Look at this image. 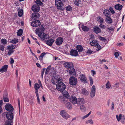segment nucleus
<instances>
[{"label": "nucleus", "mask_w": 125, "mask_h": 125, "mask_svg": "<svg viewBox=\"0 0 125 125\" xmlns=\"http://www.w3.org/2000/svg\"><path fill=\"white\" fill-rule=\"evenodd\" d=\"M62 81V80L61 77L54 78L52 80V83L56 85L57 89L61 92H63L66 88V86Z\"/></svg>", "instance_id": "f257e3e1"}, {"label": "nucleus", "mask_w": 125, "mask_h": 125, "mask_svg": "<svg viewBox=\"0 0 125 125\" xmlns=\"http://www.w3.org/2000/svg\"><path fill=\"white\" fill-rule=\"evenodd\" d=\"M77 83V78L73 76H71L69 79V83L73 86L76 85Z\"/></svg>", "instance_id": "f03ea898"}, {"label": "nucleus", "mask_w": 125, "mask_h": 125, "mask_svg": "<svg viewBox=\"0 0 125 125\" xmlns=\"http://www.w3.org/2000/svg\"><path fill=\"white\" fill-rule=\"evenodd\" d=\"M55 5L57 7V9H62L63 4L60 0H55Z\"/></svg>", "instance_id": "7ed1b4c3"}, {"label": "nucleus", "mask_w": 125, "mask_h": 125, "mask_svg": "<svg viewBox=\"0 0 125 125\" xmlns=\"http://www.w3.org/2000/svg\"><path fill=\"white\" fill-rule=\"evenodd\" d=\"M60 114L62 117L66 119H67L70 117V116L67 114L66 111L65 110L61 111Z\"/></svg>", "instance_id": "20e7f679"}, {"label": "nucleus", "mask_w": 125, "mask_h": 125, "mask_svg": "<svg viewBox=\"0 0 125 125\" xmlns=\"http://www.w3.org/2000/svg\"><path fill=\"white\" fill-rule=\"evenodd\" d=\"M116 117L118 121H120L123 123H125V116L121 114H120L119 116L117 115Z\"/></svg>", "instance_id": "39448f33"}, {"label": "nucleus", "mask_w": 125, "mask_h": 125, "mask_svg": "<svg viewBox=\"0 0 125 125\" xmlns=\"http://www.w3.org/2000/svg\"><path fill=\"white\" fill-rule=\"evenodd\" d=\"M63 65L64 66L68 69L73 67V65L72 62H64Z\"/></svg>", "instance_id": "423d86ee"}, {"label": "nucleus", "mask_w": 125, "mask_h": 125, "mask_svg": "<svg viewBox=\"0 0 125 125\" xmlns=\"http://www.w3.org/2000/svg\"><path fill=\"white\" fill-rule=\"evenodd\" d=\"M77 100L76 97L74 96L71 97L69 99L70 102L76 106L77 104Z\"/></svg>", "instance_id": "0eeeda50"}, {"label": "nucleus", "mask_w": 125, "mask_h": 125, "mask_svg": "<svg viewBox=\"0 0 125 125\" xmlns=\"http://www.w3.org/2000/svg\"><path fill=\"white\" fill-rule=\"evenodd\" d=\"M45 30V28L42 25L40 26L37 28L35 30L36 33L37 34L42 33Z\"/></svg>", "instance_id": "6e6552de"}, {"label": "nucleus", "mask_w": 125, "mask_h": 125, "mask_svg": "<svg viewBox=\"0 0 125 125\" xmlns=\"http://www.w3.org/2000/svg\"><path fill=\"white\" fill-rule=\"evenodd\" d=\"M6 117L10 121H12V119L13 117V115L12 112L11 111H9L7 112L6 114Z\"/></svg>", "instance_id": "1a4fd4ad"}, {"label": "nucleus", "mask_w": 125, "mask_h": 125, "mask_svg": "<svg viewBox=\"0 0 125 125\" xmlns=\"http://www.w3.org/2000/svg\"><path fill=\"white\" fill-rule=\"evenodd\" d=\"M41 24V22L39 20L32 21L31 23V26L33 27H36L39 26Z\"/></svg>", "instance_id": "9d476101"}, {"label": "nucleus", "mask_w": 125, "mask_h": 125, "mask_svg": "<svg viewBox=\"0 0 125 125\" xmlns=\"http://www.w3.org/2000/svg\"><path fill=\"white\" fill-rule=\"evenodd\" d=\"M96 89L95 86L93 85L91 88L90 92V96L93 98L94 97L95 94Z\"/></svg>", "instance_id": "9b49d317"}, {"label": "nucleus", "mask_w": 125, "mask_h": 125, "mask_svg": "<svg viewBox=\"0 0 125 125\" xmlns=\"http://www.w3.org/2000/svg\"><path fill=\"white\" fill-rule=\"evenodd\" d=\"M63 41V40L62 38L58 37L55 41V43L57 45L59 46L62 44Z\"/></svg>", "instance_id": "f8f14e48"}, {"label": "nucleus", "mask_w": 125, "mask_h": 125, "mask_svg": "<svg viewBox=\"0 0 125 125\" xmlns=\"http://www.w3.org/2000/svg\"><path fill=\"white\" fill-rule=\"evenodd\" d=\"M5 109L7 111H10L11 112L13 110V106L10 104H7L5 106Z\"/></svg>", "instance_id": "ddd939ff"}, {"label": "nucleus", "mask_w": 125, "mask_h": 125, "mask_svg": "<svg viewBox=\"0 0 125 125\" xmlns=\"http://www.w3.org/2000/svg\"><path fill=\"white\" fill-rule=\"evenodd\" d=\"M79 78L80 81L84 83H87V80L85 75L83 74L80 75Z\"/></svg>", "instance_id": "4468645a"}, {"label": "nucleus", "mask_w": 125, "mask_h": 125, "mask_svg": "<svg viewBox=\"0 0 125 125\" xmlns=\"http://www.w3.org/2000/svg\"><path fill=\"white\" fill-rule=\"evenodd\" d=\"M84 103L85 101L83 98H79L77 100V104L76 107L79 106L81 104H84Z\"/></svg>", "instance_id": "2eb2a0df"}, {"label": "nucleus", "mask_w": 125, "mask_h": 125, "mask_svg": "<svg viewBox=\"0 0 125 125\" xmlns=\"http://www.w3.org/2000/svg\"><path fill=\"white\" fill-rule=\"evenodd\" d=\"M65 97L63 96H60L58 97V99L61 102L65 104L68 100L67 98H65Z\"/></svg>", "instance_id": "dca6fc26"}, {"label": "nucleus", "mask_w": 125, "mask_h": 125, "mask_svg": "<svg viewBox=\"0 0 125 125\" xmlns=\"http://www.w3.org/2000/svg\"><path fill=\"white\" fill-rule=\"evenodd\" d=\"M70 75H74L76 74L75 70L73 67L70 68L68 69Z\"/></svg>", "instance_id": "f3484780"}, {"label": "nucleus", "mask_w": 125, "mask_h": 125, "mask_svg": "<svg viewBox=\"0 0 125 125\" xmlns=\"http://www.w3.org/2000/svg\"><path fill=\"white\" fill-rule=\"evenodd\" d=\"M40 9V7L38 5H34L32 7V9L33 11L38 12Z\"/></svg>", "instance_id": "a211bd4d"}, {"label": "nucleus", "mask_w": 125, "mask_h": 125, "mask_svg": "<svg viewBox=\"0 0 125 125\" xmlns=\"http://www.w3.org/2000/svg\"><path fill=\"white\" fill-rule=\"evenodd\" d=\"M79 28H81L84 31H87L89 29V28L88 27L84 26L82 24H80L79 25Z\"/></svg>", "instance_id": "6ab92c4d"}, {"label": "nucleus", "mask_w": 125, "mask_h": 125, "mask_svg": "<svg viewBox=\"0 0 125 125\" xmlns=\"http://www.w3.org/2000/svg\"><path fill=\"white\" fill-rule=\"evenodd\" d=\"M70 55L72 56H76L78 55V52L77 50L72 49L70 52Z\"/></svg>", "instance_id": "aec40b11"}, {"label": "nucleus", "mask_w": 125, "mask_h": 125, "mask_svg": "<svg viewBox=\"0 0 125 125\" xmlns=\"http://www.w3.org/2000/svg\"><path fill=\"white\" fill-rule=\"evenodd\" d=\"M8 68V65H5L0 69V72L1 73L6 72Z\"/></svg>", "instance_id": "412c9836"}, {"label": "nucleus", "mask_w": 125, "mask_h": 125, "mask_svg": "<svg viewBox=\"0 0 125 125\" xmlns=\"http://www.w3.org/2000/svg\"><path fill=\"white\" fill-rule=\"evenodd\" d=\"M103 14L106 17L109 16L110 14V12L108 9L104 10L103 12Z\"/></svg>", "instance_id": "4be33fe9"}, {"label": "nucleus", "mask_w": 125, "mask_h": 125, "mask_svg": "<svg viewBox=\"0 0 125 125\" xmlns=\"http://www.w3.org/2000/svg\"><path fill=\"white\" fill-rule=\"evenodd\" d=\"M94 32L96 33H100L101 32L100 28L98 27L95 26L93 28Z\"/></svg>", "instance_id": "5701e85b"}, {"label": "nucleus", "mask_w": 125, "mask_h": 125, "mask_svg": "<svg viewBox=\"0 0 125 125\" xmlns=\"http://www.w3.org/2000/svg\"><path fill=\"white\" fill-rule=\"evenodd\" d=\"M38 36L40 37L42 40H44L46 37V34L43 33H41L38 34Z\"/></svg>", "instance_id": "b1692460"}, {"label": "nucleus", "mask_w": 125, "mask_h": 125, "mask_svg": "<svg viewBox=\"0 0 125 125\" xmlns=\"http://www.w3.org/2000/svg\"><path fill=\"white\" fill-rule=\"evenodd\" d=\"M54 40L53 39H51L48 40H47L46 42L47 44L49 46H51L54 41Z\"/></svg>", "instance_id": "393cba45"}, {"label": "nucleus", "mask_w": 125, "mask_h": 125, "mask_svg": "<svg viewBox=\"0 0 125 125\" xmlns=\"http://www.w3.org/2000/svg\"><path fill=\"white\" fill-rule=\"evenodd\" d=\"M81 93L85 95H87L89 94V92L85 89L83 88L82 89Z\"/></svg>", "instance_id": "a878e982"}, {"label": "nucleus", "mask_w": 125, "mask_h": 125, "mask_svg": "<svg viewBox=\"0 0 125 125\" xmlns=\"http://www.w3.org/2000/svg\"><path fill=\"white\" fill-rule=\"evenodd\" d=\"M65 105L66 107L68 109H71L72 108V105L71 104L68 102V101L65 103Z\"/></svg>", "instance_id": "bb28decb"}, {"label": "nucleus", "mask_w": 125, "mask_h": 125, "mask_svg": "<svg viewBox=\"0 0 125 125\" xmlns=\"http://www.w3.org/2000/svg\"><path fill=\"white\" fill-rule=\"evenodd\" d=\"M90 43L91 46H96V45L98 44L97 41L96 40H94L90 42Z\"/></svg>", "instance_id": "cd10ccee"}, {"label": "nucleus", "mask_w": 125, "mask_h": 125, "mask_svg": "<svg viewBox=\"0 0 125 125\" xmlns=\"http://www.w3.org/2000/svg\"><path fill=\"white\" fill-rule=\"evenodd\" d=\"M105 21L106 22L109 24L112 23L113 22L112 19L109 16L107 17V18H106Z\"/></svg>", "instance_id": "c85d7f7f"}, {"label": "nucleus", "mask_w": 125, "mask_h": 125, "mask_svg": "<svg viewBox=\"0 0 125 125\" xmlns=\"http://www.w3.org/2000/svg\"><path fill=\"white\" fill-rule=\"evenodd\" d=\"M115 7L116 10H120L122 8V6L121 5L118 4L115 5Z\"/></svg>", "instance_id": "c756f323"}, {"label": "nucleus", "mask_w": 125, "mask_h": 125, "mask_svg": "<svg viewBox=\"0 0 125 125\" xmlns=\"http://www.w3.org/2000/svg\"><path fill=\"white\" fill-rule=\"evenodd\" d=\"M62 92V94L64 97H66L67 98H69V94L67 92L64 91H63Z\"/></svg>", "instance_id": "7c9ffc66"}, {"label": "nucleus", "mask_w": 125, "mask_h": 125, "mask_svg": "<svg viewBox=\"0 0 125 125\" xmlns=\"http://www.w3.org/2000/svg\"><path fill=\"white\" fill-rule=\"evenodd\" d=\"M32 19L34 20H36L38 18V15L37 13H33L32 14Z\"/></svg>", "instance_id": "2f4dec72"}, {"label": "nucleus", "mask_w": 125, "mask_h": 125, "mask_svg": "<svg viewBox=\"0 0 125 125\" xmlns=\"http://www.w3.org/2000/svg\"><path fill=\"white\" fill-rule=\"evenodd\" d=\"M76 48L79 52H82L83 51V48L81 45H77L76 46Z\"/></svg>", "instance_id": "473e14b6"}, {"label": "nucleus", "mask_w": 125, "mask_h": 125, "mask_svg": "<svg viewBox=\"0 0 125 125\" xmlns=\"http://www.w3.org/2000/svg\"><path fill=\"white\" fill-rule=\"evenodd\" d=\"M16 46L13 45H10L7 47L8 49L9 50H13L15 49Z\"/></svg>", "instance_id": "72a5a7b5"}, {"label": "nucleus", "mask_w": 125, "mask_h": 125, "mask_svg": "<svg viewBox=\"0 0 125 125\" xmlns=\"http://www.w3.org/2000/svg\"><path fill=\"white\" fill-rule=\"evenodd\" d=\"M34 88L35 90H38L40 88V86L37 83H35L34 84Z\"/></svg>", "instance_id": "f704fd0d"}, {"label": "nucleus", "mask_w": 125, "mask_h": 125, "mask_svg": "<svg viewBox=\"0 0 125 125\" xmlns=\"http://www.w3.org/2000/svg\"><path fill=\"white\" fill-rule=\"evenodd\" d=\"M46 54V53L44 52H43L40 55L39 57V58L41 61H42L43 57Z\"/></svg>", "instance_id": "c9c22d12"}, {"label": "nucleus", "mask_w": 125, "mask_h": 125, "mask_svg": "<svg viewBox=\"0 0 125 125\" xmlns=\"http://www.w3.org/2000/svg\"><path fill=\"white\" fill-rule=\"evenodd\" d=\"M80 109L83 112L86 111V109L85 107L83 105H81L80 106Z\"/></svg>", "instance_id": "e433bc0d"}, {"label": "nucleus", "mask_w": 125, "mask_h": 125, "mask_svg": "<svg viewBox=\"0 0 125 125\" xmlns=\"http://www.w3.org/2000/svg\"><path fill=\"white\" fill-rule=\"evenodd\" d=\"M23 33V30L21 29H20L17 32L18 36H20L22 35Z\"/></svg>", "instance_id": "4c0bfd02"}, {"label": "nucleus", "mask_w": 125, "mask_h": 125, "mask_svg": "<svg viewBox=\"0 0 125 125\" xmlns=\"http://www.w3.org/2000/svg\"><path fill=\"white\" fill-rule=\"evenodd\" d=\"M23 13V11L22 9H21L20 10L18 11V15L20 17L21 16Z\"/></svg>", "instance_id": "58836bf2"}, {"label": "nucleus", "mask_w": 125, "mask_h": 125, "mask_svg": "<svg viewBox=\"0 0 125 125\" xmlns=\"http://www.w3.org/2000/svg\"><path fill=\"white\" fill-rule=\"evenodd\" d=\"M97 19L99 21V22L100 23H102L104 21V20L103 18L101 17H97Z\"/></svg>", "instance_id": "ea45409f"}, {"label": "nucleus", "mask_w": 125, "mask_h": 125, "mask_svg": "<svg viewBox=\"0 0 125 125\" xmlns=\"http://www.w3.org/2000/svg\"><path fill=\"white\" fill-rule=\"evenodd\" d=\"M66 10H67L71 11L72 10V8L70 5L66 7Z\"/></svg>", "instance_id": "a19ab883"}, {"label": "nucleus", "mask_w": 125, "mask_h": 125, "mask_svg": "<svg viewBox=\"0 0 125 125\" xmlns=\"http://www.w3.org/2000/svg\"><path fill=\"white\" fill-rule=\"evenodd\" d=\"M18 42V40L14 38L12 40L11 42L14 44H16V43H17Z\"/></svg>", "instance_id": "79ce46f5"}, {"label": "nucleus", "mask_w": 125, "mask_h": 125, "mask_svg": "<svg viewBox=\"0 0 125 125\" xmlns=\"http://www.w3.org/2000/svg\"><path fill=\"white\" fill-rule=\"evenodd\" d=\"M1 41V42L3 44L5 45L6 44L7 41L6 39H2Z\"/></svg>", "instance_id": "37998d69"}, {"label": "nucleus", "mask_w": 125, "mask_h": 125, "mask_svg": "<svg viewBox=\"0 0 125 125\" xmlns=\"http://www.w3.org/2000/svg\"><path fill=\"white\" fill-rule=\"evenodd\" d=\"M81 1L80 0H75L74 1V4L77 6L79 5V4L80 3Z\"/></svg>", "instance_id": "c03bdc74"}, {"label": "nucleus", "mask_w": 125, "mask_h": 125, "mask_svg": "<svg viewBox=\"0 0 125 125\" xmlns=\"http://www.w3.org/2000/svg\"><path fill=\"white\" fill-rule=\"evenodd\" d=\"M35 2L36 4L40 5H43V3L40 0H37Z\"/></svg>", "instance_id": "a18cd8bd"}, {"label": "nucleus", "mask_w": 125, "mask_h": 125, "mask_svg": "<svg viewBox=\"0 0 125 125\" xmlns=\"http://www.w3.org/2000/svg\"><path fill=\"white\" fill-rule=\"evenodd\" d=\"M51 66L50 65L47 67L45 72V74H46L48 73L49 72V71L51 69Z\"/></svg>", "instance_id": "49530a36"}, {"label": "nucleus", "mask_w": 125, "mask_h": 125, "mask_svg": "<svg viewBox=\"0 0 125 125\" xmlns=\"http://www.w3.org/2000/svg\"><path fill=\"white\" fill-rule=\"evenodd\" d=\"M96 50L97 51H98L102 48L98 44L96 45Z\"/></svg>", "instance_id": "de8ad7c7"}, {"label": "nucleus", "mask_w": 125, "mask_h": 125, "mask_svg": "<svg viewBox=\"0 0 125 125\" xmlns=\"http://www.w3.org/2000/svg\"><path fill=\"white\" fill-rule=\"evenodd\" d=\"M111 87V85L109 82H108L106 83V88H109Z\"/></svg>", "instance_id": "09e8293b"}, {"label": "nucleus", "mask_w": 125, "mask_h": 125, "mask_svg": "<svg viewBox=\"0 0 125 125\" xmlns=\"http://www.w3.org/2000/svg\"><path fill=\"white\" fill-rule=\"evenodd\" d=\"M86 123L87 124L90 123L91 124H93V122L92 120L91 119L87 121Z\"/></svg>", "instance_id": "8fccbe9b"}, {"label": "nucleus", "mask_w": 125, "mask_h": 125, "mask_svg": "<svg viewBox=\"0 0 125 125\" xmlns=\"http://www.w3.org/2000/svg\"><path fill=\"white\" fill-rule=\"evenodd\" d=\"M4 101L5 102H8L9 101V99L6 96H4L3 97Z\"/></svg>", "instance_id": "3c124183"}, {"label": "nucleus", "mask_w": 125, "mask_h": 125, "mask_svg": "<svg viewBox=\"0 0 125 125\" xmlns=\"http://www.w3.org/2000/svg\"><path fill=\"white\" fill-rule=\"evenodd\" d=\"M18 106H19V113H20V110H21V107H20V102L19 99L18 98Z\"/></svg>", "instance_id": "603ef678"}, {"label": "nucleus", "mask_w": 125, "mask_h": 125, "mask_svg": "<svg viewBox=\"0 0 125 125\" xmlns=\"http://www.w3.org/2000/svg\"><path fill=\"white\" fill-rule=\"evenodd\" d=\"M89 79L90 84L91 85H92L93 83V78L92 77H90L89 78Z\"/></svg>", "instance_id": "864d4df0"}, {"label": "nucleus", "mask_w": 125, "mask_h": 125, "mask_svg": "<svg viewBox=\"0 0 125 125\" xmlns=\"http://www.w3.org/2000/svg\"><path fill=\"white\" fill-rule=\"evenodd\" d=\"M6 125H13L12 121H8Z\"/></svg>", "instance_id": "5fc2aeb1"}, {"label": "nucleus", "mask_w": 125, "mask_h": 125, "mask_svg": "<svg viewBox=\"0 0 125 125\" xmlns=\"http://www.w3.org/2000/svg\"><path fill=\"white\" fill-rule=\"evenodd\" d=\"M5 47L2 45H0V49L2 51L4 50Z\"/></svg>", "instance_id": "6e6d98bb"}, {"label": "nucleus", "mask_w": 125, "mask_h": 125, "mask_svg": "<svg viewBox=\"0 0 125 125\" xmlns=\"http://www.w3.org/2000/svg\"><path fill=\"white\" fill-rule=\"evenodd\" d=\"M99 27L102 29H104L105 28V26L104 25H103L102 23H100Z\"/></svg>", "instance_id": "4d7b16f0"}, {"label": "nucleus", "mask_w": 125, "mask_h": 125, "mask_svg": "<svg viewBox=\"0 0 125 125\" xmlns=\"http://www.w3.org/2000/svg\"><path fill=\"white\" fill-rule=\"evenodd\" d=\"M109 10L112 14H114L115 13V11H114L113 8L112 7H110L109 8Z\"/></svg>", "instance_id": "13d9d810"}, {"label": "nucleus", "mask_w": 125, "mask_h": 125, "mask_svg": "<svg viewBox=\"0 0 125 125\" xmlns=\"http://www.w3.org/2000/svg\"><path fill=\"white\" fill-rule=\"evenodd\" d=\"M100 39L102 41H104V42L106 41V39L104 37H101L100 38Z\"/></svg>", "instance_id": "bf43d9fd"}, {"label": "nucleus", "mask_w": 125, "mask_h": 125, "mask_svg": "<svg viewBox=\"0 0 125 125\" xmlns=\"http://www.w3.org/2000/svg\"><path fill=\"white\" fill-rule=\"evenodd\" d=\"M14 51L13 50H9V51L8 52V54L9 55H10Z\"/></svg>", "instance_id": "052dcab7"}, {"label": "nucleus", "mask_w": 125, "mask_h": 125, "mask_svg": "<svg viewBox=\"0 0 125 125\" xmlns=\"http://www.w3.org/2000/svg\"><path fill=\"white\" fill-rule=\"evenodd\" d=\"M93 52L92 51H91V50H88L86 52V53L89 54H91Z\"/></svg>", "instance_id": "680f3d73"}, {"label": "nucleus", "mask_w": 125, "mask_h": 125, "mask_svg": "<svg viewBox=\"0 0 125 125\" xmlns=\"http://www.w3.org/2000/svg\"><path fill=\"white\" fill-rule=\"evenodd\" d=\"M115 58H117L119 56V54L118 52H115Z\"/></svg>", "instance_id": "e2e57ef3"}, {"label": "nucleus", "mask_w": 125, "mask_h": 125, "mask_svg": "<svg viewBox=\"0 0 125 125\" xmlns=\"http://www.w3.org/2000/svg\"><path fill=\"white\" fill-rule=\"evenodd\" d=\"M35 92L37 97H39L38 90H35Z\"/></svg>", "instance_id": "0e129e2a"}, {"label": "nucleus", "mask_w": 125, "mask_h": 125, "mask_svg": "<svg viewBox=\"0 0 125 125\" xmlns=\"http://www.w3.org/2000/svg\"><path fill=\"white\" fill-rule=\"evenodd\" d=\"M91 71L92 72V74L93 76H94V75L96 74V73L95 71L94 70H91Z\"/></svg>", "instance_id": "69168bd1"}, {"label": "nucleus", "mask_w": 125, "mask_h": 125, "mask_svg": "<svg viewBox=\"0 0 125 125\" xmlns=\"http://www.w3.org/2000/svg\"><path fill=\"white\" fill-rule=\"evenodd\" d=\"M96 114L97 115H102V113L101 112H99V111L97 112L96 113Z\"/></svg>", "instance_id": "338daca9"}, {"label": "nucleus", "mask_w": 125, "mask_h": 125, "mask_svg": "<svg viewBox=\"0 0 125 125\" xmlns=\"http://www.w3.org/2000/svg\"><path fill=\"white\" fill-rule=\"evenodd\" d=\"M14 60L12 58H11L10 61V63L12 64L14 63Z\"/></svg>", "instance_id": "774afa93"}]
</instances>
